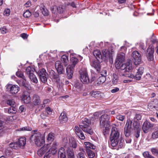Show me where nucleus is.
Here are the masks:
<instances>
[{"instance_id":"obj_1","label":"nucleus","mask_w":158,"mask_h":158,"mask_svg":"<svg viewBox=\"0 0 158 158\" xmlns=\"http://www.w3.org/2000/svg\"><path fill=\"white\" fill-rule=\"evenodd\" d=\"M120 61H116L115 62V67L116 69H120V73L131 71L132 69L131 61H129L125 64Z\"/></svg>"},{"instance_id":"obj_2","label":"nucleus","mask_w":158,"mask_h":158,"mask_svg":"<svg viewBox=\"0 0 158 158\" xmlns=\"http://www.w3.org/2000/svg\"><path fill=\"white\" fill-rule=\"evenodd\" d=\"M119 132L118 129L115 127H113L110 137L111 144L113 147H115L117 145L119 140Z\"/></svg>"},{"instance_id":"obj_3","label":"nucleus","mask_w":158,"mask_h":158,"mask_svg":"<svg viewBox=\"0 0 158 158\" xmlns=\"http://www.w3.org/2000/svg\"><path fill=\"white\" fill-rule=\"evenodd\" d=\"M90 125V121L89 119L85 118L82 121L80 127L84 132L90 135L92 134L93 131L91 127H89Z\"/></svg>"},{"instance_id":"obj_4","label":"nucleus","mask_w":158,"mask_h":158,"mask_svg":"<svg viewBox=\"0 0 158 158\" xmlns=\"http://www.w3.org/2000/svg\"><path fill=\"white\" fill-rule=\"evenodd\" d=\"M110 116L106 114L102 115L100 118V125L102 128H105L107 130L110 126V122L109 121Z\"/></svg>"},{"instance_id":"obj_5","label":"nucleus","mask_w":158,"mask_h":158,"mask_svg":"<svg viewBox=\"0 0 158 158\" xmlns=\"http://www.w3.org/2000/svg\"><path fill=\"white\" fill-rule=\"evenodd\" d=\"M33 136L34 138V141L37 146H42L45 143V137L42 136L39 133L34 134Z\"/></svg>"},{"instance_id":"obj_6","label":"nucleus","mask_w":158,"mask_h":158,"mask_svg":"<svg viewBox=\"0 0 158 158\" xmlns=\"http://www.w3.org/2000/svg\"><path fill=\"white\" fill-rule=\"evenodd\" d=\"M80 79L83 83H88L89 81L87 71L85 68H82L80 71Z\"/></svg>"},{"instance_id":"obj_7","label":"nucleus","mask_w":158,"mask_h":158,"mask_svg":"<svg viewBox=\"0 0 158 158\" xmlns=\"http://www.w3.org/2000/svg\"><path fill=\"white\" fill-rule=\"evenodd\" d=\"M34 69L30 66L28 67L26 70V73L31 80L35 83L38 82V80L33 73Z\"/></svg>"},{"instance_id":"obj_8","label":"nucleus","mask_w":158,"mask_h":158,"mask_svg":"<svg viewBox=\"0 0 158 158\" xmlns=\"http://www.w3.org/2000/svg\"><path fill=\"white\" fill-rule=\"evenodd\" d=\"M131 56L133 58L134 64L135 65L139 64L141 63L142 59L141 55L138 51H133Z\"/></svg>"},{"instance_id":"obj_9","label":"nucleus","mask_w":158,"mask_h":158,"mask_svg":"<svg viewBox=\"0 0 158 158\" xmlns=\"http://www.w3.org/2000/svg\"><path fill=\"white\" fill-rule=\"evenodd\" d=\"M6 88L9 90L11 94H17L19 90V86L15 85L8 84L6 86Z\"/></svg>"},{"instance_id":"obj_10","label":"nucleus","mask_w":158,"mask_h":158,"mask_svg":"<svg viewBox=\"0 0 158 158\" xmlns=\"http://www.w3.org/2000/svg\"><path fill=\"white\" fill-rule=\"evenodd\" d=\"M132 121L130 119H127L124 127V134L126 137H129L131 133V128Z\"/></svg>"},{"instance_id":"obj_11","label":"nucleus","mask_w":158,"mask_h":158,"mask_svg":"<svg viewBox=\"0 0 158 158\" xmlns=\"http://www.w3.org/2000/svg\"><path fill=\"white\" fill-rule=\"evenodd\" d=\"M39 75L41 81L43 83H45L46 82L48 77V74L44 69H42L40 70Z\"/></svg>"},{"instance_id":"obj_12","label":"nucleus","mask_w":158,"mask_h":158,"mask_svg":"<svg viewBox=\"0 0 158 158\" xmlns=\"http://www.w3.org/2000/svg\"><path fill=\"white\" fill-rule=\"evenodd\" d=\"M114 51L112 49H105L102 51V56L105 57L106 59H109L110 60H111L112 59V54L113 53Z\"/></svg>"},{"instance_id":"obj_13","label":"nucleus","mask_w":158,"mask_h":158,"mask_svg":"<svg viewBox=\"0 0 158 158\" xmlns=\"http://www.w3.org/2000/svg\"><path fill=\"white\" fill-rule=\"evenodd\" d=\"M154 48L150 46L147 50L146 55L149 61H152L154 60Z\"/></svg>"},{"instance_id":"obj_14","label":"nucleus","mask_w":158,"mask_h":158,"mask_svg":"<svg viewBox=\"0 0 158 158\" xmlns=\"http://www.w3.org/2000/svg\"><path fill=\"white\" fill-rule=\"evenodd\" d=\"M32 101L33 106L40 105L41 102L40 97L36 94H34L32 96Z\"/></svg>"},{"instance_id":"obj_15","label":"nucleus","mask_w":158,"mask_h":158,"mask_svg":"<svg viewBox=\"0 0 158 158\" xmlns=\"http://www.w3.org/2000/svg\"><path fill=\"white\" fill-rule=\"evenodd\" d=\"M55 66L59 74H63L64 71L61 62L60 61H57L55 63Z\"/></svg>"},{"instance_id":"obj_16","label":"nucleus","mask_w":158,"mask_h":158,"mask_svg":"<svg viewBox=\"0 0 158 158\" xmlns=\"http://www.w3.org/2000/svg\"><path fill=\"white\" fill-rule=\"evenodd\" d=\"M153 126V124H151L148 121H145L143 125V130L144 133H146L149 131L150 129Z\"/></svg>"},{"instance_id":"obj_17","label":"nucleus","mask_w":158,"mask_h":158,"mask_svg":"<svg viewBox=\"0 0 158 158\" xmlns=\"http://www.w3.org/2000/svg\"><path fill=\"white\" fill-rule=\"evenodd\" d=\"M50 76L51 78L54 81L57 83H60L61 82L59 75L56 74L54 71L52 70L50 71Z\"/></svg>"},{"instance_id":"obj_18","label":"nucleus","mask_w":158,"mask_h":158,"mask_svg":"<svg viewBox=\"0 0 158 158\" xmlns=\"http://www.w3.org/2000/svg\"><path fill=\"white\" fill-rule=\"evenodd\" d=\"M74 129L75 133L78 137L82 140L85 139V137L79 127L77 126H75Z\"/></svg>"},{"instance_id":"obj_19","label":"nucleus","mask_w":158,"mask_h":158,"mask_svg":"<svg viewBox=\"0 0 158 158\" xmlns=\"http://www.w3.org/2000/svg\"><path fill=\"white\" fill-rule=\"evenodd\" d=\"M74 68V66H72L71 65H69L66 68V73L69 78L70 79L72 77Z\"/></svg>"},{"instance_id":"obj_20","label":"nucleus","mask_w":158,"mask_h":158,"mask_svg":"<svg viewBox=\"0 0 158 158\" xmlns=\"http://www.w3.org/2000/svg\"><path fill=\"white\" fill-rule=\"evenodd\" d=\"M17 143L19 148H23L26 143V138L25 137L20 138Z\"/></svg>"},{"instance_id":"obj_21","label":"nucleus","mask_w":158,"mask_h":158,"mask_svg":"<svg viewBox=\"0 0 158 158\" xmlns=\"http://www.w3.org/2000/svg\"><path fill=\"white\" fill-rule=\"evenodd\" d=\"M120 79L119 78L118 74L114 73L112 77V83L114 85H116L120 82Z\"/></svg>"},{"instance_id":"obj_22","label":"nucleus","mask_w":158,"mask_h":158,"mask_svg":"<svg viewBox=\"0 0 158 158\" xmlns=\"http://www.w3.org/2000/svg\"><path fill=\"white\" fill-rule=\"evenodd\" d=\"M59 119L61 123H64L67 121L68 119L65 112L63 111L61 113Z\"/></svg>"},{"instance_id":"obj_23","label":"nucleus","mask_w":158,"mask_h":158,"mask_svg":"<svg viewBox=\"0 0 158 158\" xmlns=\"http://www.w3.org/2000/svg\"><path fill=\"white\" fill-rule=\"evenodd\" d=\"M58 156L59 158H66L65 151L63 148L59 149Z\"/></svg>"},{"instance_id":"obj_24","label":"nucleus","mask_w":158,"mask_h":158,"mask_svg":"<svg viewBox=\"0 0 158 158\" xmlns=\"http://www.w3.org/2000/svg\"><path fill=\"white\" fill-rule=\"evenodd\" d=\"M90 94L91 96L97 99L100 98L102 97V94L99 91H92Z\"/></svg>"},{"instance_id":"obj_25","label":"nucleus","mask_w":158,"mask_h":158,"mask_svg":"<svg viewBox=\"0 0 158 158\" xmlns=\"http://www.w3.org/2000/svg\"><path fill=\"white\" fill-rule=\"evenodd\" d=\"M31 97L29 94H24L23 95L22 100L25 103H28L30 102Z\"/></svg>"},{"instance_id":"obj_26","label":"nucleus","mask_w":158,"mask_h":158,"mask_svg":"<svg viewBox=\"0 0 158 158\" xmlns=\"http://www.w3.org/2000/svg\"><path fill=\"white\" fill-rule=\"evenodd\" d=\"M132 69H131V71H128L125 72H123L122 73H120V76H125V77H128L129 78H135V76L134 75L131 73H131L132 71Z\"/></svg>"},{"instance_id":"obj_27","label":"nucleus","mask_w":158,"mask_h":158,"mask_svg":"<svg viewBox=\"0 0 158 158\" xmlns=\"http://www.w3.org/2000/svg\"><path fill=\"white\" fill-rule=\"evenodd\" d=\"M125 60V54L123 52L118 54L115 60L116 61L124 62Z\"/></svg>"},{"instance_id":"obj_28","label":"nucleus","mask_w":158,"mask_h":158,"mask_svg":"<svg viewBox=\"0 0 158 158\" xmlns=\"http://www.w3.org/2000/svg\"><path fill=\"white\" fill-rule=\"evenodd\" d=\"M91 65L97 71H99L100 69V65L99 63L97 61H94L91 63Z\"/></svg>"},{"instance_id":"obj_29","label":"nucleus","mask_w":158,"mask_h":158,"mask_svg":"<svg viewBox=\"0 0 158 158\" xmlns=\"http://www.w3.org/2000/svg\"><path fill=\"white\" fill-rule=\"evenodd\" d=\"M93 54L97 60L102 59V55L101 54L100 51L98 50H95L93 52Z\"/></svg>"},{"instance_id":"obj_30","label":"nucleus","mask_w":158,"mask_h":158,"mask_svg":"<svg viewBox=\"0 0 158 158\" xmlns=\"http://www.w3.org/2000/svg\"><path fill=\"white\" fill-rule=\"evenodd\" d=\"M85 147L86 148V151L90 150L89 148L94 149H95L96 147L89 142H85L84 143Z\"/></svg>"},{"instance_id":"obj_31","label":"nucleus","mask_w":158,"mask_h":158,"mask_svg":"<svg viewBox=\"0 0 158 158\" xmlns=\"http://www.w3.org/2000/svg\"><path fill=\"white\" fill-rule=\"evenodd\" d=\"M54 134L52 133H50L48 134L47 136L46 139L48 142H52L54 140Z\"/></svg>"},{"instance_id":"obj_32","label":"nucleus","mask_w":158,"mask_h":158,"mask_svg":"<svg viewBox=\"0 0 158 158\" xmlns=\"http://www.w3.org/2000/svg\"><path fill=\"white\" fill-rule=\"evenodd\" d=\"M58 144L56 143H54L52 145L51 148L49 150V152H51L52 154H55L57 151L56 147Z\"/></svg>"},{"instance_id":"obj_33","label":"nucleus","mask_w":158,"mask_h":158,"mask_svg":"<svg viewBox=\"0 0 158 158\" xmlns=\"http://www.w3.org/2000/svg\"><path fill=\"white\" fill-rule=\"evenodd\" d=\"M70 60L71 64L70 65L72 66H74V67H75V65L78 62V59L76 57H72L71 59Z\"/></svg>"},{"instance_id":"obj_34","label":"nucleus","mask_w":158,"mask_h":158,"mask_svg":"<svg viewBox=\"0 0 158 158\" xmlns=\"http://www.w3.org/2000/svg\"><path fill=\"white\" fill-rule=\"evenodd\" d=\"M106 79V77H105L100 76L97 81V84H100L103 83L105 81Z\"/></svg>"},{"instance_id":"obj_35","label":"nucleus","mask_w":158,"mask_h":158,"mask_svg":"<svg viewBox=\"0 0 158 158\" xmlns=\"http://www.w3.org/2000/svg\"><path fill=\"white\" fill-rule=\"evenodd\" d=\"M9 146L10 148L15 149H17L19 148L17 142L10 143Z\"/></svg>"},{"instance_id":"obj_36","label":"nucleus","mask_w":158,"mask_h":158,"mask_svg":"<svg viewBox=\"0 0 158 158\" xmlns=\"http://www.w3.org/2000/svg\"><path fill=\"white\" fill-rule=\"evenodd\" d=\"M61 60L64 63L65 66H66L68 64V58L65 55H63L62 56Z\"/></svg>"},{"instance_id":"obj_37","label":"nucleus","mask_w":158,"mask_h":158,"mask_svg":"<svg viewBox=\"0 0 158 158\" xmlns=\"http://www.w3.org/2000/svg\"><path fill=\"white\" fill-rule=\"evenodd\" d=\"M14 106H11L9 108L8 110V112L10 114H15L16 112V109Z\"/></svg>"},{"instance_id":"obj_38","label":"nucleus","mask_w":158,"mask_h":158,"mask_svg":"<svg viewBox=\"0 0 158 158\" xmlns=\"http://www.w3.org/2000/svg\"><path fill=\"white\" fill-rule=\"evenodd\" d=\"M16 75L17 77L22 78L24 79V81H26V80L25 79V78L24 76L23 73L21 71H18L16 73Z\"/></svg>"},{"instance_id":"obj_39","label":"nucleus","mask_w":158,"mask_h":158,"mask_svg":"<svg viewBox=\"0 0 158 158\" xmlns=\"http://www.w3.org/2000/svg\"><path fill=\"white\" fill-rule=\"evenodd\" d=\"M40 9L42 14L44 15L48 16V10L47 9L45 8L44 6L43 7H41Z\"/></svg>"},{"instance_id":"obj_40","label":"nucleus","mask_w":158,"mask_h":158,"mask_svg":"<svg viewBox=\"0 0 158 158\" xmlns=\"http://www.w3.org/2000/svg\"><path fill=\"white\" fill-rule=\"evenodd\" d=\"M67 152L68 156H72V155H74L73 150L70 148H68L67 150Z\"/></svg>"},{"instance_id":"obj_41","label":"nucleus","mask_w":158,"mask_h":158,"mask_svg":"<svg viewBox=\"0 0 158 158\" xmlns=\"http://www.w3.org/2000/svg\"><path fill=\"white\" fill-rule=\"evenodd\" d=\"M88 155L89 158H93L95 156L94 152L91 150H87L86 151Z\"/></svg>"},{"instance_id":"obj_42","label":"nucleus","mask_w":158,"mask_h":158,"mask_svg":"<svg viewBox=\"0 0 158 158\" xmlns=\"http://www.w3.org/2000/svg\"><path fill=\"white\" fill-rule=\"evenodd\" d=\"M135 122L133 123V127L134 128V130L140 129V126L139 122L137 121H134Z\"/></svg>"},{"instance_id":"obj_43","label":"nucleus","mask_w":158,"mask_h":158,"mask_svg":"<svg viewBox=\"0 0 158 158\" xmlns=\"http://www.w3.org/2000/svg\"><path fill=\"white\" fill-rule=\"evenodd\" d=\"M143 155L145 158H155L153 156L149 154L148 152H144Z\"/></svg>"},{"instance_id":"obj_44","label":"nucleus","mask_w":158,"mask_h":158,"mask_svg":"<svg viewBox=\"0 0 158 158\" xmlns=\"http://www.w3.org/2000/svg\"><path fill=\"white\" fill-rule=\"evenodd\" d=\"M58 7L56 6H53L51 7V10L53 13L56 14L58 11Z\"/></svg>"},{"instance_id":"obj_45","label":"nucleus","mask_w":158,"mask_h":158,"mask_svg":"<svg viewBox=\"0 0 158 158\" xmlns=\"http://www.w3.org/2000/svg\"><path fill=\"white\" fill-rule=\"evenodd\" d=\"M70 143L71 146L73 148H76L77 147V143L76 141L74 139H72L71 141H70Z\"/></svg>"},{"instance_id":"obj_46","label":"nucleus","mask_w":158,"mask_h":158,"mask_svg":"<svg viewBox=\"0 0 158 158\" xmlns=\"http://www.w3.org/2000/svg\"><path fill=\"white\" fill-rule=\"evenodd\" d=\"M124 140L122 139L121 138L120 139H119L118 143L117 144L118 145L119 148H122L124 146Z\"/></svg>"},{"instance_id":"obj_47","label":"nucleus","mask_w":158,"mask_h":158,"mask_svg":"<svg viewBox=\"0 0 158 158\" xmlns=\"http://www.w3.org/2000/svg\"><path fill=\"white\" fill-rule=\"evenodd\" d=\"M32 130L31 127L29 126L25 127L22 128H20L19 129V130L20 131H31Z\"/></svg>"},{"instance_id":"obj_48","label":"nucleus","mask_w":158,"mask_h":158,"mask_svg":"<svg viewBox=\"0 0 158 158\" xmlns=\"http://www.w3.org/2000/svg\"><path fill=\"white\" fill-rule=\"evenodd\" d=\"M125 116L122 115L120 114H118L117 115L116 117V118L118 120L123 121L124 119L125 118Z\"/></svg>"},{"instance_id":"obj_49","label":"nucleus","mask_w":158,"mask_h":158,"mask_svg":"<svg viewBox=\"0 0 158 158\" xmlns=\"http://www.w3.org/2000/svg\"><path fill=\"white\" fill-rule=\"evenodd\" d=\"M31 15V13L29 10H27L23 15V17L25 18H28L30 17Z\"/></svg>"},{"instance_id":"obj_50","label":"nucleus","mask_w":158,"mask_h":158,"mask_svg":"<svg viewBox=\"0 0 158 158\" xmlns=\"http://www.w3.org/2000/svg\"><path fill=\"white\" fill-rule=\"evenodd\" d=\"M7 104L11 106H15V102L13 100H9L7 101Z\"/></svg>"},{"instance_id":"obj_51","label":"nucleus","mask_w":158,"mask_h":158,"mask_svg":"<svg viewBox=\"0 0 158 158\" xmlns=\"http://www.w3.org/2000/svg\"><path fill=\"white\" fill-rule=\"evenodd\" d=\"M142 116L141 114H136L134 118V121H137L141 119Z\"/></svg>"},{"instance_id":"obj_52","label":"nucleus","mask_w":158,"mask_h":158,"mask_svg":"<svg viewBox=\"0 0 158 158\" xmlns=\"http://www.w3.org/2000/svg\"><path fill=\"white\" fill-rule=\"evenodd\" d=\"M135 131V135L136 138H138L139 136L140 133V129H138V130H134Z\"/></svg>"},{"instance_id":"obj_53","label":"nucleus","mask_w":158,"mask_h":158,"mask_svg":"<svg viewBox=\"0 0 158 158\" xmlns=\"http://www.w3.org/2000/svg\"><path fill=\"white\" fill-rule=\"evenodd\" d=\"M155 106L154 105L153 102H152L148 104V108L149 110H151L155 108Z\"/></svg>"},{"instance_id":"obj_54","label":"nucleus","mask_w":158,"mask_h":158,"mask_svg":"<svg viewBox=\"0 0 158 158\" xmlns=\"http://www.w3.org/2000/svg\"><path fill=\"white\" fill-rule=\"evenodd\" d=\"M45 152V151H44L41 148L37 152V153L39 156H42Z\"/></svg>"},{"instance_id":"obj_55","label":"nucleus","mask_w":158,"mask_h":158,"mask_svg":"<svg viewBox=\"0 0 158 158\" xmlns=\"http://www.w3.org/2000/svg\"><path fill=\"white\" fill-rule=\"evenodd\" d=\"M144 70V68L143 67H140L138 70V71L137 73L142 75L143 73Z\"/></svg>"},{"instance_id":"obj_56","label":"nucleus","mask_w":158,"mask_h":158,"mask_svg":"<svg viewBox=\"0 0 158 158\" xmlns=\"http://www.w3.org/2000/svg\"><path fill=\"white\" fill-rule=\"evenodd\" d=\"M151 151L153 154L157 155L158 149L156 148H152L151 149Z\"/></svg>"},{"instance_id":"obj_57","label":"nucleus","mask_w":158,"mask_h":158,"mask_svg":"<svg viewBox=\"0 0 158 158\" xmlns=\"http://www.w3.org/2000/svg\"><path fill=\"white\" fill-rule=\"evenodd\" d=\"M158 138V132H153L152 135V138L154 139Z\"/></svg>"},{"instance_id":"obj_58","label":"nucleus","mask_w":158,"mask_h":158,"mask_svg":"<svg viewBox=\"0 0 158 158\" xmlns=\"http://www.w3.org/2000/svg\"><path fill=\"white\" fill-rule=\"evenodd\" d=\"M141 76L142 75L137 72L135 76V78L137 80H140Z\"/></svg>"},{"instance_id":"obj_59","label":"nucleus","mask_w":158,"mask_h":158,"mask_svg":"<svg viewBox=\"0 0 158 158\" xmlns=\"http://www.w3.org/2000/svg\"><path fill=\"white\" fill-rule=\"evenodd\" d=\"M49 145L48 144L44 145L43 147L41 148L44 151H45V152L47 151L49 148Z\"/></svg>"},{"instance_id":"obj_60","label":"nucleus","mask_w":158,"mask_h":158,"mask_svg":"<svg viewBox=\"0 0 158 158\" xmlns=\"http://www.w3.org/2000/svg\"><path fill=\"white\" fill-rule=\"evenodd\" d=\"M0 30L1 33L3 34L6 33L7 31V29L4 27L1 28Z\"/></svg>"},{"instance_id":"obj_61","label":"nucleus","mask_w":158,"mask_h":158,"mask_svg":"<svg viewBox=\"0 0 158 158\" xmlns=\"http://www.w3.org/2000/svg\"><path fill=\"white\" fill-rule=\"evenodd\" d=\"M77 158H85L84 154L82 152H80L78 154Z\"/></svg>"},{"instance_id":"obj_62","label":"nucleus","mask_w":158,"mask_h":158,"mask_svg":"<svg viewBox=\"0 0 158 158\" xmlns=\"http://www.w3.org/2000/svg\"><path fill=\"white\" fill-rule=\"evenodd\" d=\"M100 73L101 76L105 77H106V70H102Z\"/></svg>"},{"instance_id":"obj_63","label":"nucleus","mask_w":158,"mask_h":158,"mask_svg":"<svg viewBox=\"0 0 158 158\" xmlns=\"http://www.w3.org/2000/svg\"><path fill=\"white\" fill-rule=\"evenodd\" d=\"M46 111L48 115H50L52 113V110L49 107L46 108Z\"/></svg>"},{"instance_id":"obj_64","label":"nucleus","mask_w":158,"mask_h":158,"mask_svg":"<svg viewBox=\"0 0 158 158\" xmlns=\"http://www.w3.org/2000/svg\"><path fill=\"white\" fill-rule=\"evenodd\" d=\"M10 9H6L4 12V15H6L7 16H8L10 13Z\"/></svg>"}]
</instances>
